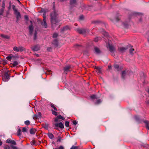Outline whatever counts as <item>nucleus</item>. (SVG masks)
I'll return each mask as SVG.
<instances>
[{"label":"nucleus","instance_id":"nucleus-1","mask_svg":"<svg viewBox=\"0 0 149 149\" xmlns=\"http://www.w3.org/2000/svg\"><path fill=\"white\" fill-rule=\"evenodd\" d=\"M51 22L52 25L56 24L57 22L56 20V14L55 11L51 14Z\"/></svg>","mask_w":149,"mask_h":149},{"label":"nucleus","instance_id":"nucleus-2","mask_svg":"<svg viewBox=\"0 0 149 149\" xmlns=\"http://www.w3.org/2000/svg\"><path fill=\"white\" fill-rule=\"evenodd\" d=\"M2 79L3 81H8L10 79V76L8 72H5L4 74L2 76Z\"/></svg>","mask_w":149,"mask_h":149},{"label":"nucleus","instance_id":"nucleus-3","mask_svg":"<svg viewBox=\"0 0 149 149\" xmlns=\"http://www.w3.org/2000/svg\"><path fill=\"white\" fill-rule=\"evenodd\" d=\"M13 50L16 52H22L25 50V49L23 47L19 46L18 47L15 46L13 48Z\"/></svg>","mask_w":149,"mask_h":149},{"label":"nucleus","instance_id":"nucleus-4","mask_svg":"<svg viewBox=\"0 0 149 149\" xmlns=\"http://www.w3.org/2000/svg\"><path fill=\"white\" fill-rule=\"evenodd\" d=\"M106 43L107 46L108 48H109L110 51L111 52H113L114 51V49L111 44V41H109L108 43L106 42Z\"/></svg>","mask_w":149,"mask_h":149},{"label":"nucleus","instance_id":"nucleus-5","mask_svg":"<svg viewBox=\"0 0 149 149\" xmlns=\"http://www.w3.org/2000/svg\"><path fill=\"white\" fill-rule=\"evenodd\" d=\"M43 22L41 23V24L42 26L44 27L45 28H46L47 27V25L46 22L45 13L43 15Z\"/></svg>","mask_w":149,"mask_h":149},{"label":"nucleus","instance_id":"nucleus-6","mask_svg":"<svg viewBox=\"0 0 149 149\" xmlns=\"http://www.w3.org/2000/svg\"><path fill=\"white\" fill-rule=\"evenodd\" d=\"M7 143H10L12 144L16 145V142L10 139H8L6 141Z\"/></svg>","mask_w":149,"mask_h":149},{"label":"nucleus","instance_id":"nucleus-7","mask_svg":"<svg viewBox=\"0 0 149 149\" xmlns=\"http://www.w3.org/2000/svg\"><path fill=\"white\" fill-rule=\"evenodd\" d=\"M54 125L55 127V128L56 129L57 128L56 127H59L61 129H63L64 128L63 125L61 122L59 123H56Z\"/></svg>","mask_w":149,"mask_h":149},{"label":"nucleus","instance_id":"nucleus-8","mask_svg":"<svg viewBox=\"0 0 149 149\" xmlns=\"http://www.w3.org/2000/svg\"><path fill=\"white\" fill-rule=\"evenodd\" d=\"M16 15V18L17 20H18L21 17V15L20 13L18 11L14 13Z\"/></svg>","mask_w":149,"mask_h":149},{"label":"nucleus","instance_id":"nucleus-9","mask_svg":"<svg viewBox=\"0 0 149 149\" xmlns=\"http://www.w3.org/2000/svg\"><path fill=\"white\" fill-rule=\"evenodd\" d=\"M32 49L33 51H37L39 49V46L36 45L33 47Z\"/></svg>","mask_w":149,"mask_h":149},{"label":"nucleus","instance_id":"nucleus-10","mask_svg":"<svg viewBox=\"0 0 149 149\" xmlns=\"http://www.w3.org/2000/svg\"><path fill=\"white\" fill-rule=\"evenodd\" d=\"M78 31L79 33L81 34H83L86 32V31L84 29H79Z\"/></svg>","mask_w":149,"mask_h":149},{"label":"nucleus","instance_id":"nucleus-11","mask_svg":"<svg viewBox=\"0 0 149 149\" xmlns=\"http://www.w3.org/2000/svg\"><path fill=\"white\" fill-rule=\"evenodd\" d=\"M33 27L32 25H30L29 26V32L30 34H31L33 30Z\"/></svg>","mask_w":149,"mask_h":149},{"label":"nucleus","instance_id":"nucleus-12","mask_svg":"<svg viewBox=\"0 0 149 149\" xmlns=\"http://www.w3.org/2000/svg\"><path fill=\"white\" fill-rule=\"evenodd\" d=\"M95 52L97 54H99L101 52V51L100 49L97 47H95Z\"/></svg>","mask_w":149,"mask_h":149},{"label":"nucleus","instance_id":"nucleus-13","mask_svg":"<svg viewBox=\"0 0 149 149\" xmlns=\"http://www.w3.org/2000/svg\"><path fill=\"white\" fill-rule=\"evenodd\" d=\"M127 49V47H122L120 48L119 49V50L121 52H123L124 51H125Z\"/></svg>","mask_w":149,"mask_h":149},{"label":"nucleus","instance_id":"nucleus-14","mask_svg":"<svg viewBox=\"0 0 149 149\" xmlns=\"http://www.w3.org/2000/svg\"><path fill=\"white\" fill-rule=\"evenodd\" d=\"M144 123L146 124V128L149 130V122L148 121L146 120L144 121Z\"/></svg>","mask_w":149,"mask_h":149},{"label":"nucleus","instance_id":"nucleus-15","mask_svg":"<svg viewBox=\"0 0 149 149\" xmlns=\"http://www.w3.org/2000/svg\"><path fill=\"white\" fill-rule=\"evenodd\" d=\"M36 132V129H32L30 130V132L31 134H34Z\"/></svg>","mask_w":149,"mask_h":149},{"label":"nucleus","instance_id":"nucleus-16","mask_svg":"<svg viewBox=\"0 0 149 149\" xmlns=\"http://www.w3.org/2000/svg\"><path fill=\"white\" fill-rule=\"evenodd\" d=\"M69 26H65L62 29H61V31L62 32H63L64 31H65L68 29H69Z\"/></svg>","mask_w":149,"mask_h":149},{"label":"nucleus","instance_id":"nucleus-17","mask_svg":"<svg viewBox=\"0 0 149 149\" xmlns=\"http://www.w3.org/2000/svg\"><path fill=\"white\" fill-rule=\"evenodd\" d=\"M0 36L1 37L6 39H9L10 38V37L9 36L7 35H5L3 34H1Z\"/></svg>","mask_w":149,"mask_h":149},{"label":"nucleus","instance_id":"nucleus-18","mask_svg":"<svg viewBox=\"0 0 149 149\" xmlns=\"http://www.w3.org/2000/svg\"><path fill=\"white\" fill-rule=\"evenodd\" d=\"M101 31L102 32L103 34L105 36H107L108 34L103 29H101Z\"/></svg>","mask_w":149,"mask_h":149},{"label":"nucleus","instance_id":"nucleus-19","mask_svg":"<svg viewBox=\"0 0 149 149\" xmlns=\"http://www.w3.org/2000/svg\"><path fill=\"white\" fill-rule=\"evenodd\" d=\"M134 51V49L131 47L129 49V51H130V54L131 55H133L134 54L133 52Z\"/></svg>","mask_w":149,"mask_h":149},{"label":"nucleus","instance_id":"nucleus-20","mask_svg":"<svg viewBox=\"0 0 149 149\" xmlns=\"http://www.w3.org/2000/svg\"><path fill=\"white\" fill-rule=\"evenodd\" d=\"M21 130L20 129H19L18 130L17 134L18 136H20L21 135Z\"/></svg>","mask_w":149,"mask_h":149},{"label":"nucleus","instance_id":"nucleus-21","mask_svg":"<svg viewBox=\"0 0 149 149\" xmlns=\"http://www.w3.org/2000/svg\"><path fill=\"white\" fill-rule=\"evenodd\" d=\"M48 136L49 138L52 139L54 137V136L53 134L51 133H49L48 134Z\"/></svg>","mask_w":149,"mask_h":149},{"label":"nucleus","instance_id":"nucleus-22","mask_svg":"<svg viewBox=\"0 0 149 149\" xmlns=\"http://www.w3.org/2000/svg\"><path fill=\"white\" fill-rule=\"evenodd\" d=\"M5 4L4 2H3V3L2 5V8L0 9V10H3L2 13H3L4 9L5 8Z\"/></svg>","mask_w":149,"mask_h":149},{"label":"nucleus","instance_id":"nucleus-23","mask_svg":"<svg viewBox=\"0 0 149 149\" xmlns=\"http://www.w3.org/2000/svg\"><path fill=\"white\" fill-rule=\"evenodd\" d=\"M19 64L18 62L17 61H14L13 63V66H15Z\"/></svg>","mask_w":149,"mask_h":149},{"label":"nucleus","instance_id":"nucleus-24","mask_svg":"<svg viewBox=\"0 0 149 149\" xmlns=\"http://www.w3.org/2000/svg\"><path fill=\"white\" fill-rule=\"evenodd\" d=\"M101 39V38L100 37H96L95 38V39L94 40L95 41L97 42L98 41V40H100Z\"/></svg>","mask_w":149,"mask_h":149},{"label":"nucleus","instance_id":"nucleus-25","mask_svg":"<svg viewBox=\"0 0 149 149\" xmlns=\"http://www.w3.org/2000/svg\"><path fill=\"white\" fill-rule=\"evenodd\" d=\"M57 118L58 119H61L63 120H64L65 119V118L63 117L61 115H59L57 116Z\"/></svg>","mask_w":149,"mask_h":149},{"label":"nucleus","instance_id":"nucleus-26","mask_svg":"<svg viewBox=\"0 0 149 149\" xmlns=\"http://www.w3.org/2000/svg\"><path fill=\"white\" fill-rule=\"evenodd\" d=\"M51 107H52L53 108V109H54L55 110V111H57V108L55 107V106H54V105L53 104H51Z\"/></svg>","mask_w":149,"mask_h":149},{"label":"nucleus","instance_id":"nucleus-27","mask_svg":"<svg viewBox=\"0 0 149 149\" xmlns=\"http://www.w3.org/2000/svg\"><path fill=\"white\" fill-rule=\"evenodd\" d=\"M126 75V72L125 71H123L122 73V77L123 78H124V76Z\"/></svg>","mask_w":149,"mask_h":149},{"label":"nucleus","instance_id":"nucleus-28","mask_svg":"<svg viewBox=\"0 0 149 149\" xmlns=\"http://www.w3.org/2000/svg\"><path fill=\"white\" fill-rule=\"evenodd\" d=\"M11 55H10V56H8L6 57V59L9 61H10L11 59L12 58V57H13V56H10Z\"/></svg>","mask_w":149,"mask_h":149},{"label":"nucleus","instance_id":"nucleus-29","mask_svg":"<svg viewBox=\"0 0 149 149\" xmlns=\"http://www.w3.org/2000/svg\"><path fill=\"white\" fill-rule=\"evenodd\" d=\"M70 67L69 66H67L65 67L64 68L65 71H67L69 69Z\"/></svg>","mask_w":149,"mask_h":149},{"label":"nucleus","instance_id":"nucleus-30","mask_svg":"<svg viewBox=\"0 0 149 149\" xmlns=\"http://www.w3.org/2000/svg\"><path fill=\"white\" fill-rule=\"evenodd\" d=\"M4 149H12L11 147L8 145H6V146L4 147Z\"/></svg>","mask_w":149,"mask_h":149},{"label":"nucleus","instance_id":"nucleus-31","mask_svg":"<svg viewBox=\"0 0 149 149\" xmlns=\"http://www.w3.org/2000/svg\"><path fill=\"white\" fill-rule=\"evenodd\" d=\"M65 125L66 127H68L69 125V123L68 121H66L65 122Z\"/></svg>","mask_w":149,"mask_h":149},{"label":"nucleus","instance_id":"nucleus-32","mask_svg":"<svg viewBox=\"0 0 149 149\" xmlns=\"http://www.w3.org/2000/svg\"><path fill=\"white\" fill-rule=\"evenodd\" d=\"M22 131L23 132H26L27 131V129L25 127H24L22 128Z\"/></svg>","mask_w":149,"mask_h":149},{"label":"nucleus","instance_id":"nucleus-33","mask_svg":"<svg viewBox=\"0 0 149 149\" xmlns=\"http://www.w3.org/2000/svg\"><path fill=\"white\" fill-rule=\"evenodd\" d=\"M78 148L77 146H73L70 149H78Z\"/></svg>","mask_w":149,"mask_h":149},{"label":"nucleus","instance_id":"nucleus-34","mask_svg":"<svg viewBox=\"0 0 149 149\" xmlns=\"http://www.w3.org/2000/svg\"><path fill=\"white\" fill-rule=\"evenodd\" d=\"M24 123L26 125H28L30 124V122L29 120H26L25 121Z\"/></svg>","mask_w":149,"mask_h":149},{"label":"nucleus","instance_id":"nucleus-35","mask_svg":"<svg viewBox=\"0 0 149 149\" xmlns=\"http://www.w3.org/2000/svg\"><path fill=\"white\" fill-rule=\"evenodd\" d=\"M12 6H13V10L14 11V13H15V12H16L17 11V10L15 8V6L14 5H13Z\"/></svg>","mask_w":149,"mask_h":149},{"label":"nucleus","instance_id":"nucleus-36","mask_svg":"<svg viewBox=\"0 0 149 149\" xmlns=\"http://www.w3.org/2000/svg\"><path fill=\"white\" fill-rule=\"evenodd\" d=\"M52 113L53 115L55 116H56L57 115V112L53 110H52Z\"/></svg>","mask_w":149,"mask_h":149},{"label":"nucleus","instance_id":"nucleus-37","mask_svg":"<svg viewBox=\"0 0 149 149\" xmlns=\"http://www.w3.org/2000/svg\"><path fill=\"white\" fill-rule=\"evenodd\" d=\"M102 102V100H97L95 104H98L101 103Z\"/></svg>","mask_w":149,"mask_h":149},{"label":"nucleus","instance_id":"nucleus-38","mask_svg":"<svg viewBox=\"0 0 149 149\" xmlns=\"http://www.w3.org/2000/svg\"><path fill=\"white\" fill-rule=\"evenodd\" d=\"M91 97L92 99L97 98L96 96L95 95H93L91 96Z\"/></svg>","mask_w":149,"mask_h":149},{"label":"nucleus","instance_id":"nucleus-39","mask_svg":"<svg viewBox=\"0 0 149 149\" xmlns=\"http://www.w3.org/2000/svg\"><path fill=\"white\" fill-rule=\"evenodd\" d=\"M11 147L13 149H18L17 147L16 146L13 145H11Z\"/></svg>","mask_w":149,"mask_h":149},{"label":"nucleus","instance_id":"nucleus-40","mask_svg":"<svg viewBox=\"0 0 149 149\" xmlns=\"http://www.w3.org/2000/svg\"><path fill=\"white\" fill-rule=\"evenodd\" d=\"M58 34L56 33H54L53 35V37L54 38H56Z\"/></svg>","mask_w":149,"mask_h":149},{"label":"nucleus","instance_id":"nucleus-41","mask_svg":"<svg viewBox=\"0 0 149 149\" xmlns=\"http://www.w3.org/2000/svg\"><path fill=\"white\" fill-rule=\"evenodd\" d=\"M53 149H64V148L63 146H60L58 148H55Z\"/></svg>","mask_w":149,"mask_h":149},{"label":"nucleus","instance_id":"nucleus-42","mask_svg":"<svg viewBox=\"0 0 149 149\" xmlns=\"http://www.w3.org/2000/svg\"><path fill=\"white\" fill-rule=\"evenodd\" d=\"M35 143H36L35 141L34 140H33L31 142V144H33V145H36Z\"/></svg>","mask_w":149,"mask_h":149},{"label":"nucleus","instance_id":"nucleus-43","mask_svg":"<svg viewBox=\"0 0 149 149\" xmlns=\"http://www.w3.org/2000/svg\"><path fill=\"white\" fill-rule=\"evenodd\" d=\"M24 18L25 19H26V20H28L29 18H28V16L27 15H25L24 16Z\"/></svg>","mask_w":149,"mask_h":149},{"label":"nucleus","instance_id":"nucleus-44","mask_svg":"<svg viewBox=\"0 0 149 149\" xmlns=\"http://www.w3.org/2000/svg\"><path fill=\"white\" fill-rule=\"evenodd\" d=\"M114 68L116 69H118L119 68V65H118L116 64L114 65Z\"/></svg>","mask_w":149,"mask_h":149},{"label":"nucleus","instance_id":"nucleus-45","mask_svg":"<svg viewBox=\"0 0 149 149\" xmlns=\"http://www.w3.org/2000/svg\"><path fill=\"white\" fill-rule=\"evenodd\" d=\"M61 137L58 136V138L57 141L60 142L61 141Z\"/></svg>","mask_w":149,"mask_h":149},{"label":"nucleus","instance_id":"nucleus-46","mask_svg":"<svg viewBox=\"0 0 149 149\" xmlns=\"http://www.w3.org/2000/svg\"><path fill=\"white\" fill-rule=\"evenodd\" d=\"M36 34H37V33L36 32L34 34V40H36Z\"/></svg>","mask_w":149,"mask_h":149},{"label":"nucleus","instance_id":"nucleus-47","mask_svg":"<svg viewBox=\"0 0 149 149\" xmlns=\"http://www.w3.org/2000/svg\"><path fill=\"white\" fill-rule=\"evenodd\" d=\"M73 124L74 125H76L77 124V122L76 121H74L73 122Z\"/></svg>","mask_w":149,"mask_h":149},{"label":"nucleus","instance_id":"nucleus-48","mask_svg":"<svg viewBox=\"0 0 149 149\" xmlns=\"http://www.w3.org/2000/svg\"><path fill=\"white\" fill-rule=\"evenodd\" d=\"M51 48L50 47H48L47 48V50L48 51H51Z\"/></svg>","mask_w":149,"mask_h":149},{"label":"nucleus","instance_id":"nucleus-49","mask_svg":"<svg viewBox=\"0 0 149 149\" xmlns=\"http://www.w3.org/2000/svg\"><path fill=\"white\" fill-rule=\"evenodd\" d=\"M2 11H3V10H0V15L2 14Z\"/></svg>","mask_w":149,"mask_h":149},{"label":"nucleus","instance_id":"nucleus-50","mask_svg":"<svg viewBox=\"0 0 149 149\" xmlns=\"http://www.w3.org/2000/svg\"><path fill=\"white\" fill-rule=\"evenodd\" d=\"M58 118L57 117V118H56L55 119V121L56 122H57L58 121Z\"/></svg>","mask_w":149,"mask_h":149},{"label":"nucleus","instance_id":"nucleus-51","mask_svg":"<svg viewBox=\"0 0 149 149\" xmlns=\"http://www.w3.org/2000/svg\"><path fill=\"white\" fill-rule=\"evenodd\" d=\"M83 16L82 15L80 17V19H82L83 18Z\"/></svg>","mask_w":149,"mask_h":149},{"label":"nucleus","instance_id":"nucleus-52","mask_svg":"<svg viewBox=\"0 0 149 149\" xmlns=\"http://www.w3.org/2000/svg\"><path fill=\"white\" fill-rule=\"evenodd\" d=\"M2 142L1 141H0V146H1L2 145Z\"/></svg>","mask_w":149,"mask_h":149},{"label":"nucleus","instance_id":"nucleus-53","mask_svg":"<svg viewBox=\"0 0 149 149\" xmlns=\"http://www.w3.org/2000/svg\"><path fill=\"white\" fill-rule=\"evenodd\" d=\"M119 18H116V21H118L119 20Z\"/></svg>","mask_w":149,"mask_h":149},{"label":"nucleus","instance_id":"nucleus-54","mask_svg":"<svg viewBox=\"0 0 149 149\" xmlns=\"http://www.w3.org/2000/svg\"><path fill=\"white\" fill-rule=\"evenodd\" d=\"M147 92L149 93V88L148 89L147 91Z\"/></svg>","mask_w":149,"mask_h":149},{"label":"nucleus","instance_id":"nucleus-55","mask_svg":"<svg viewBox=\"0 0 149 149\" xmlns=\"http://www.w3.org/2000/svg\"><path fill=\"white\" fill-rule=\"evenodd\" d=\"M124 24V25L125 26H126V25L125 24Z\"/></svg>","mask_w":149,"mask_h":149},{"label":"nucleus","instance_id":"nucleus-56","mask_svg":"<svg viewBox=\"0 0 149 149\" xmlns=\"http://www.w3.org/2000/svg\"><path fill=\"white\" fill-rule=\"evenodd\" d=\"M17 1H19V0H16Z\"/></svg>","mask_w":149,"mask_h":149},{"label":"nucleus","instance_id":"nucleus-57","mask_svg":"<svg viewBox=\"0 0 149 149\" xmlns=\"http://www.w3.org/2000/svg\"><path fill=\"white\" fill-rule=\"evenodd\" d=\"M38 55H37V56H38Z\"/></svg>","mask_w":149,"mask_h":149},{"label":"nucleus","instance_id":"nucleus-58","mask_svg":"<svg viewBox=\"0 0 149 149\" xmlns=\"http://www.w3.org/2000/svg\"><path fill=\"white\" fill-rule=\"evenodd\" d=\"M72 1H71V3H72Z\"/></svg>","mask_w":149,"mask_h":149},{"label":"nucleus","instance_id":"nucleus-59","mask_svg":"<svg viewBox=\"0 0 149 149\" xmlns=\"http://www.w3.org/2000/svg\"><path fill=\"white\" fill-rule=\"evenodd\" d=\"M1 0H0V1H1Z\"/></svg>","mask_w":149,"mask_h":149}]
</instances>
